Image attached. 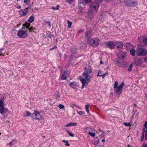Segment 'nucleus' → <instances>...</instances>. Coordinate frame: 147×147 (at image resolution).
<instances>
[{
	"label": "nucleus",
	"instance_id": "55",
	"mask_svg": "<svg viewBox=\"0 0 147 147\" xmlns=\"http://www.w3.org/2000/svg\"><path fill=\"white\" fill-rule=\"evenodd\" d=\"M2 50H3L2 49H1L0 50V55H1V53H2L1 51H2Z\"/></svg>",
	"mask_w": 147,
	"mask_h": 147
},
{
	"label": "nucleus",
	"instance_id": "21",
	"mask_svg": "<svg viewBox=\"0 0 147 147\" xmlns=\"http://www.w3.org/2000/svg\"><path fill=\"white\" fill-rule=\"evenodd\" d=\"M126 47L128 49H131L133 45L129 43H127L125 45Z\"/></svg>",
	"mask_w": 147,
	"mask_h": 147
},
{
	"label": "nucleus",
	"instance_id": "17",
	"mask_svg": "<svg viewBox=\"0 0 147 147\" xmlns=\"http://www.w3.org/2000/svg\"><path fill=\"white\" fill-rule=\"evenodd\" d=\"M20 11H22V13L21 14V16L22 17L25 16L27 14L28 12V11L26 10L21 9Z\"/></svg>",
	"mask_w": 147,
	"mask_h": 147
},
{
	"label": "nucleus",
	"instance_id": "26",
	"mask_svg": "<svg viewBox=\"0 0 147 147\" xmlns=\"http://www.w3.org/2000/svg\"><path fill=\"white\" fill-rule=\"evenodd\" d=\"M85 3L86 2H84V0H79L78 1V4L79 5H82L84 6L85 4Z\"/></svg>",
	"mask_w": 147,
	"mask_h": 147
},
{
	"label": "nucleus",
	"instance_id": "11",
	"mask_svg": "<svg viewBox=\"0 0 147 147\" xmlns=\"http://www.w3.org/2000/svg\"><path fill=\"white\" fill-rule=\"evenodd\" d=\"M92 30L90 29L85 33V36L88 41L90 40V38L92 37Z\"/></svg>",
	"mask_w": 147,
	"mask_h": 147
},
{
	"label": "nucleus",
	"instance_id": "14",
	"mask_svg": "<svg viewBox=\"0 0 147 147\" xmlns=\"http://www.w3.org/2000/svg\"><path fill=\"white\" fill-rule=\"evenodd\" d=\"M144 128L143 129V131L145 132V140H147V121L145 122L144 125Z\"/></svg>",
	"mask_w": 147,
	"mask_h": 147
},
{
	"label": "nucleus",
	"instance_id": "36",
	"mask_svg": "<svg viewBox=\"0 0 147 147\" xmlns=\"http://www.w3.org/2000/svg\"><path fill=\"white\" fill-rule=\"evenodd\" d=\"M133 65L132 64L130 65L128 69V71H130L131 70Z\"/></svg>",
	"mask_w": 147,
	"mask_h": 147
},
{
	"label": "nucleus",
	"instance_id": "34",
	"mask_svg": "<svg viewBox=\"0 0 147 147\" xmlns=\"http://www.w3.org/2000/svg\"><path fill=\"white\" fill-rule=\"evenodd\" d=\"M66 131L67 133L70 136L72 137L74 136V135L73 134L70 133L69 130H67Z\"/></svg>",
	"mask_w": 147,
	"mask_h": 147
},
{
	"label": "nucleus",
	"instance_id": "64",
	"mask_svg": "<svg viewBox=\"0 0 147 147\" xmlns=\"http://www.w3.org/2000/svg\"><path fill=\"white\" fill-rule=\"evenodd\" d=\"M57 97H59V96H57Z\"/></svg>",
	"mask_w": 147,
	"mask_h": 147
},
{
	"label": "nucleus",
	"instance_id": "7",
	"mask_svg": "<svg viewBox=\"0 0 147 147\" xmlns=\"http://www.w3.org/2000/svg\"><path fill=\"white\" fill-rule=\"evenodd\" d=\"M105 43L106 45V47L110 49H114L115 48V43L113 41L106 42Z\"/></svg>",
	"mask_w": 147,
	"mask_h": 147
},
{
	"label": "nucleus",
	"instance_id": "35",
	"mask_svg": "<svg viewBox=\"0 0 147 147\" xmlns=\"http://www.w3.org/2000/svg\"><path fill=\"white\" fill-rule=\"evenodd\" d=\"M67 23L68 25V28H70L71 27V25L72 24V22H70L69 21H67Z\"/></svg>",
	"mask_w": 147,
	"mask_h": 147
},
{
	"label": "nucleus",
	"instance_id": "16",
	"mask_svg": "<svg viewBox=\"0 0 147 147\" xmlns=\"http://www.w3.org/2000/svg\"><path fill=\"white\" fill-rule=\"evenodd\" d=\"M7 109L6 108H4V107H0V113L2 114H3L4 113L7 112Z\"/></svg>",
	"mask_w": 147,
	"mask_h": 147
},
{
	"label": "nucleus",
	"instance_id": "52",
	"mask_svg": "<svg viewBox=\"0 0 147 147\" xmlns=\"http://www.w3.org/2000/svg\"><path fill=\"white\" fill-rule=\"evenodd\" d=\"M107 74V73H106V74H103L102 75H101V76H102V78H103L105 76V75Z\"/></svg>",
	"mask_w": 147,
	"mask_h": 147
},
{
	"label": "nucleus",
	"instance_id": "58",
	"mask_svg": "<svg viewBox=\"0 0 147 147\" xmlns=\"http://www.w3.org/2000/svg\"><path fill=\"white\" fill-rule=\"evenodd\" d=\"M100 63L102 64H103V62L102 61H101V60L100 61Z\"/></svg>",
	"mask_w": 147,
	"mask_h": 147
},
{
	"label": "nucleus",
	"instance_id": "1",
	"mask_svg": "<svg viewBox=\"0 0 147 147\" xmlns=\"http://www.w3.org/2000/svg\"><path fill=\"white\" fill-rule=\"evenodd\" d=\"M92 71L91 69L89 67L87 68L86 67L85 68L84 72L83 73V78L81 76L79 77L82 85L81 88L83 89L85 86L87 85L88 83L90 81V78L92 76Z\"/></svg>",
	"mask_w": 147,
	"mask_h": 147
},
{
	"label": "nucleus",
	"instance_id": "6",
	"mask_svg": "<svg viewBox=\"0 0 147 147\" xmlns=\"http://www.w3.org/2000/svg\"><path fill=\"white\" fill-rule=\"evenodd\" d=\"M124 85L123 82L118 87H116L115 89V91L117 94H121L122 91L123 87Z\"/></svg>",
	"mask_w": 147,
	"mask_h": 147
},
{
	"label": "nucleus",
	"instance_id": "41",
	"mask_svg": "<svg viewBox=\"0 0 147 147\" xmlns=\"http://www.w3.org/2000/svg\"><path fill=\"white\" fill-rule=\"evenodd\" d=\"M76 50V49L74 47L71 48V51L73 53H74V51H75Z\"/></svg>",
	"mask_w": 147,
	"mask_h": 147
},
{
	"label": "nucleus",
	"instance_id": "59",
	"mask_svg": "<svg viewBox=\"0 0 147 147\" xmlns=\"http://www.w3.org/2000/svg\"><path fill=\"white\" fill-rule=\"evenodd\" d=\"M128 147H131V146H130L129 145H128Z\"/></svg>",
	"mask_w": 147,
	"mask_h": 147
},
{
	"label": "nucleus",
	"instance_id": "42",
	"mask_svg": "<svg viewBox=\"0 0 147 147\" xmlns=\"http://www.w3.org/2000/svg\"><path fill=\"white\" fill-rule=\"evenodd\" d=\"M144 132H145L143 131V134H142V137H141V142L142 141L144 140Z\"/></svg>",
	"mask_w": 147,
	"mask_h": 147
},
{
	"label": "nucleus",
	"instance_id": "53",
	"mask_svg": "<svg viewBox=\"0 0 147 147\" xmlns=\"http://www.w3.org/2000/svg\"><path fill=\"white\" fill-rule=\"evenodd\" d=\"M25 27H26V26H24V25L23 24V25L22 26V28L23 29H25Z\"/></svg>",
	"mask_w": 147,
	"mask_h": 147
},
{
	"label": "nucleus",
	"instance_id": "25",
	"mask_svg": "<svg viewBox=\"0 0 147 147\" xmlns=\"http://www.w3.org/2000/svg\"><path fill=\"white\" fill-rule=\"evenodd\" d=\"M24 114V116L25 117L29 116L31 115L30 113L28 111H26Z\"/></svg>",
	"mask_w": 147,
	"mask_h": 147
},
{
	"label": "nucleus",
	"instance_id": "56",
	"mask_svg": "<svg viewBox=\"0 0 147 147\" xmlns=\"http://www.w3.org/2000/svg\"><path fill=\"white\" fill-rule=\"evenodd\" d=\"M105 139H102V142H105Z\"/></svg>",
	"mask_w": 147,
	"mask_h": 147
},
{
	"label": "nucleus",
	"instance_id": "33",
	"mask_svg": "<svg viewBox=\"0 0 147 147\" xmlns=\"http://www.w3.org/2000/svg\"><path fill=\"white\" fill-rule=\"evenodd\" d=\"M143 42L145 45L147 46V37L144 39Z\"/></svg>",
	"mask_w": 147,
	"mask_h": 147
},
{
	"label": "nucleus",
	"instance_id": "49",
	"mask_svg": "<svg viewBox=\"0 0 147 147\" xmlns=\"http://www.w3.org/2000/svg\"><path fill=\"white\" fill-rule=\"evenodd\" d=\"M144 60L145 63H147V57L144 58Z\"/></svg>",
	"mask_w": 147,
	"mask_h": 147
},
{
	"label": "nucleus",
	"instance_id": "10",
	"mask_svg": "<svg viewBox=\"0 0 147 147\" xmlns=\"http://www.w3.org/2000/svg\"><path fill=\"white\" fill-rule=\"evenodd\" d=\"M123 46V43L121 41H118L115 42V47H116V48L117 50H120L122 49Z\"/></svg>",
	"mask_w": 147,
	"mask_h": 147
},
{
	"label": "nucleus",
	"instance_id": "30",
	"mask_svg": "<svg viewBox=\"0 0 147 147\" xmlns=\"http://www.w3.org/2000/svg\"><path fill=\"white\" fill-rule=\"evenodd\" d=\"M59 5H57V6L55 7H54L53 6L52 7V9L54 10H58L59 9Z\"/></svg>",
	"mask_w": 147,
	"mask_h": 147
},
{
	"label": "nucleus",
	"instance_id": "12",
	"mask_svg": "<svg viewBox=\"0 0 147 147\" xmlns=\"http://www.w3.org/2000/svg\"><path fill=\"white\" fill-rule=\"evenodd\" d=\"M118 57L121 59H123L126 56V53L125 52L120 51L118 53Z\"/></svg>",
	"mask_w": 147,
	"mask_h": 147
},
{
	"label": "nucleus",
	"instance_id": "62",
	"mask_svg": "<svg viewBox=\"0 0 147 147\" xmlns=\"http://www.w3.org/2000/svg\"><path fill=\"white\" fill-rule=\"evenodd\" d=\"M74 105V106H76V104H74V105Z\"/></svg>",
	"mask_w": 147,
	"mask_h": 147
},
{
	"label": "nucleus",
	"instance_id": "8",
	"mask_svg": "<svg viewBox=\"0 0 147 147\" xmlns=\"http://www.w3.org/2000/svg\"><path fill=\"white\" fill-rule=\"evenodd\" d=\"M34 112L32 114L31 117L33 119H40L41 118V117L39 112L34 110Z\"/></svg>",
	"mask_w": 147,
	"mask_h": 147
},
{
	"label": "nucleus",
	"instance_id": "23",
	"mask_svg": "<svg viewBox=\"0 0 147 147\" xmlns=\"http://www.w3.org/2000/svg\"><path fill=\"white\" fill-rule=\"evenodd\" d=\"M76 125L77 123H76L71 122L66 125L65 126L68 127L71 126H76Z\"/></svg>",
	"mask_w": 147,
	"mask_h": 147
},
{
	"label": "nucleus",
	"instance_id": "45",
	"mask_svg": "<svg viewBox=\"0 0 147 147\" xmlns=\"http://www.w3.org/2000/svg\"><path fill=\"white\" fill-rule=\"evenodd\" d=\"M98 73L97 74V76H101V74L100 75V74L102 72L101 71L99 70L98 71Z\"/></svg>",
	"mask_w": 147,
	"mask_h": 147
},
{
	"label": "nucleus",
	"instance_id": "47",
	"mask_svg": "<svg viewBox=\"0 0 147 147\" xmlns=\"http://www.w3.org/2000/svg\"><path fill=\"white\" fill-rule=\"evenodd\" d=\"M74 0H67V2L69 4H70L71 3L73 2Z\"/></svg>",
	"mask_w": 147,
	"mask_h": 147
},
{
	"label": "nucleus",
	"instance_id": "63",
	"mask_svg": "<svg viewBox=\"0 0 147 147\" xmlns=\"http://www.w3.org/2000/svg\"><path fill=\"white\" fill-rule=\"evenodd\" d=\"M47 22L48 23H50V22Z\"/></svg>",
	"mask_w": 147,
	"mask_h": 147
},
{
	"label": "nucleus",
	"instance_id": "48",
	"mask_svg": "<svg viewBox=\"0 0 147 147\" xmlns=\"http://www.w3.org/2000/svg\"><path fill=\"white\" fill-rule=\"evenodd\" d=\"M3 102L2 100H0V107H3Z\"/></svg>",
	"mask_w": 147,
	"mask_h": 147
},
{
	"label": "nucleus",
	"instance_id": "27",
	"mask_svg": "<svg viewBox=\"0 0 147 147\" xmlns=\"http://www.w3.org/2000/svg\"><path fill=\"white\" fill-rule=\"evenodd\" d=\"M114 61H115V64L117 66H119V65H120V63H119V59H115Z\"/></svg>",
	"mask_w": 147,
	"mask_h": 147
},
{
	"label": "nucleus",
	"instance_id": "31",
	"mask_svg": "<svg viewBox=\"0 0 147 147\" xmlns=\"http://www.w3.org/2000/svg\"><path fill=\"white\" fill-rule=\"evenodd\" d=\"M62 142L65 143V145L67 146H70V144L68 143V141L65 140H62Z\"/></svg>",
	"mask_w": 147,
	"mask_h": 147
},
{
	"label": "nucleus",
	"instance_id": "38",
	"mask_svg": "<svg viewBox=\"0 0 147 147\" xmlns=\"http://www.w3.org/2000/svg\"><path fill=\"white\" fill-rule=\"evenodd\" d=\"M118 82L117 81L115 82L114 84V88H115L116 87H118Z\"/></svg>",
	"mask_w": 147,
	"mask_h": 147
},
{
	"label": "nucleus",
	"instance_id": "61",
	"mask_svg": "<svg viewBox=\"0 0 147 147\" xmlns=\"http://www.w3.org/2000/svg\"><path fill=\"white\" fill-rule=\"evenodd\" d=\"M107 1H109V0H106Z\"/></svg>",
	"mask_w": 147,
	"mask_h": 147
},
{
	"label": "nucleus",
	"instance_id": "13",
	"mask_svg": "<svg viewBox=\"0 0 147 147\" xmlns=\"http://www.w3.org/2000/svg\"><path fill=\"white\" fill-rule=\"evenodd\" d=\"M69 76V73L68 71H65L63 74L61 76V78L62 80H65Z\"/></svg>",
	"mask_w": 147,
	"mask_h": 147
},
{
	"label": "nucleus",
	"instance_id": "39",
	"mask_svg": "<svg viewBox=\"0 0 147 147\" xmlns=\"http://www.w3.org/2000/svg\"><path fill=\"white\" fill-rule=\"evenodd\" d=\"M77 112L80 115H83L85 114L84 112L83 111H78Z\"/></svg>",
	"mask_w": 147,
	"mask_h": 147
},
{
	"label": "nucleus",
	"instance_id": "4",
	"mask_svg": "<svg viewBox=\"0 0 147 147\" xmlns=\"http://www.w3.org/2000/svg\"><path fill=\"white\" fill-rule=\"evenodd\" d=\"M17 35L20 38H25L28 36V34L26 30H20L18 32Z\"/></svg>",
	"mask_w": 147,
	"mask_h": 147
},
{
	"label": "nucleus",
	"instance_id": "24",
	"mask_svg": "<svg viewBox=\"0 0 147 147\" xmlns=\"http://www.w3.org/2000/svg\"><path fill=\"white\" fill-rule=\"evenodd\" d=\"M36 29V28H33V27H31L30 28H28V29H26L28 31V32H30L31 31L34 32V30Z\"/></svg>",
	"mask_w": 147,
	"mask_h": 147
},
{
	"label": "nucleus",
	"instance_id": "50",
	"mask_svg": "<svg viewBox=\"0 0 147 147\" xmlns=\"http://www.w3.org/2000/svg\"><path fill=\"white\" fill-rule=\"evenodd\" d=\"M99 142V141L98 140V141H96V142H94V144H98Z\"/></svg>",
	"mask_w": 147,
	"mask_h": 147
},
{
	"label": "nucleus",
	"instance_id": "2",
	"mask_svg": "<svg viewBox=\"0 0 147 147\" xmlns=\"http://www.w3.org/2000/svg\"><path fill=\"white\" fill-rule=\"evenodd\" d=\"M99 41L100 40L98 38H94L88 40V42L90 46L94 47H96L98 46Z\"/></svg>",
	"mask_w": 147,
	"mask_h": 147
},
{
	"label": "nucleus",
	"instance_id": "37",
	"mask_svg": "<svg viewBox=\"0 0 147 147\" xmlns=\"http://www.w3.org/2000/svg\"><path fill=\"white\" fill-rule=\"evenodd\" d=\"M88 134L92 137H94L95 136V134L93 132H89Z\"/></svg>",
	"mask_w": 147,
	"mask_h": 147
},
{
	"label": "nucleus",
	"instance_id": "51",
	"mask_svg": "<svg viewBox=\"0 0 147 147\" xmlns=\"http://www.w3.org/2000/svg\"><path fill=\"white\" fill-rule=\"evenodd\" d=\"M142 147H147V145L146 144H144L142 146Z\"/></svg>",
	"mask_w": 147,
	"mask_h": 147
},
{
	"label": "nucleus",
	"instance_id": "46",
	"mask_svg": "<svg viewBox=\"0 0 147 147\" xmlns=\"http://www.w3.org/2000/svg\"><path fill=\"white\" fill-rule=\"evenodd\" d=\"M30 2V0H24V2L25 3H26V4H27V3H28V2Z\"/></svg>",
	"mask_w": 147,
	"mask_h": 147
},
{
	"label": "nucleus",
	"instance_id": "57",
	"mask_svg": "<svg viewBox=\"0 0 147 147\" xmlns=\"http://www.w3.org/2000/svg\"><path fill=\"white\" fill-rule=\"evenodd\" d=\"M21 8V7L20 6H19L17 8L18 9H20Z\"/></svg>",
	"mask_w": 147,
	"mask_h": 147
},
{
	"label": "nucleus",
	"instance_id": "3",
	"mask_svg": "<svg viewBox=\"0 0 147 147\" xmlns=\"http://www.w3.org/2000/svg\"><path fill=\"white\" fill-rule=\"evenodd\" d=\"M136 53L139 56H144L147 54V50L144 48H140L136 50Z\"/></svg>",
	"mask_w": 147,
	"mask_h": 147
},
{
	"label": "nucleus",
	"instance_id": "32",
	"mask_svg": "<svg viewBox=\"0 0 147 147\" xmlns=\"http://www.w3.org/2000/svg\"><path fill=\"white\" fill-rule=\"evenodd\" d=\"M123 124L127 126H131V124L129 122H124L123 123Z\"/></svg>",
	"mask_w": 147,
	"mask_h": 147
},
{
	"label": "nucleus",
	"instance_id": "43",
	"mask_svg": "<svg viewBox=\"0 0 147 147\" xmlns=\"http://www.w3.org/2000/svg\"><path fill=\"white\" fill-rule=\"evenodd\" d=\"M85 2L87 4L90 3L91 2V0H84Z\"/></svg>",
	"mask_w": 147,
	"mask_h": 147
},
{
	"label": "nucleus",
	"instance_id": "54",
	"mask_svg": "<svg viewBox=\"0 0 147 147\" xmlns=\"http://www.w3.org/2000/svg\"><path fill=\"white\" fill-rule=\"evenodd\" d=\"M13 141H14V140H12V141H11V142H10L8 144H9V145H11L12 144V143L13 142Z\"/></svg>",
	"mask_w": 147,
	"mask_h": 147
},
{
	"label": "nucleus",
	"instance_id": "20",
	"mask_svg": "<svg viewBox=\"0 0 147 147\" xmlns=\"http://www.w3.org/2000/svg\"><path fill=\"white\" fill-rule=\"evenodd\" d=\"M34 20V16H30L28 20V22L30 23H31L33 22Z\"/></svg>",
	"mask_w": 147,
	"mask_h": 147
},
{
	"label": "nucleus",
	"instance_id": "28",
	"mask_svg": "<svg viewBox=\"0 0 147 147\" xmlns=\"http://www.w3.org/2000/svg\"><path fill=\"white\" fill-rule=\"evenodd\" d=\"M24 26L27 29H28V28H29L30 26V24L26 22L25 24H24Z\"/></svg>",
	"mask_w": 147,
	"mask_h": 147
},
{
	"label": "nucleus",
	"instance_id": "19",
	"mask_svg": "<svg viewBox=\"0 0 147 147\" xmlns=\"http://www.w3.org/2000/svg\"><path fill=\"white\" fill-rule=\"evenodd\" d=\"M142 60L140 59H139L138 60L135 62V63L137 66H138L142 64Z\"/></svg>",
	"mask_w": 147,
	"mask_h": 147
},
{
	"label": "nucleus",
	"instance_id": "29",
	"mask_svg": "<svg viewBox=\"0 0 147 147\" xmlns=\"http://www.w3.org/2000/svg\"><path fill=\"white\" fill-rule=\"evenodd\" d=\"M89 106L90 105L89 104L85 105V109L86 112L88 113H89V111L88 109Z\"/></svg>",
	"mask_w": 147,
	"mask_h": 147
},
{
	"label": "nucleus",
	"instance_id": "9",
	"mask_svg": "<svg viewBox=\"0 0 147 147\" xmlns=\"http://www.w3.org/2000/svg\"><path fill=\"white\" fill-rule=\"evenodd\" d=\"M99 5L96 2H92L90 5V8L92 11H96L98 9Z\"/></svg>",
	"mask_w": 147,
	"mask_h": 147
},
{
	"label": "nucleus",
	"instance_id": "5",
	"mask_svg": "<svg viewBox=\"0 0 147 147\" xmlns=\"http://www.w3.org/2000/svg\"><path fill=\"white\" fill-rule=\"evenodd\" d=\"M125 3L127 6L131 7H136L137 5L136 2L133 1L132 0H125Z\"/></svg>",
	"mask_w": 147,
	"mask_h": 147
},
{
	"label": "nucleus",
	"instance_id": "22",
	"mask_svg": "<svg viewBox=\"0 0 147 147\" xmlns=\"http://www.w3.org/2000/svg\"><path fill=\"white\" fill-rule=\"evenodd\" d=\"M136 51L134 49H131L130 50V54L133 56H134L135 55Z\"/></svg>",
	"mask_w": 147,
	"mask_h": 147
},
{
	"label": "nucleus",
	"instance_id": "60",
	"mask_svg": "<svg viewBox=\"0 0 147 147\" xmlns=\"http://www.w3.org/2000/svg\"><path fill=\"white\" fill-rule=\"evenodd\" d=\"M54 49V48H53L51 49H50V50H51L52 49Z\"/></svg>",
	"mask_w": 147,
	"mask_h": 147
},
{
	"label": "nucleus",
	"instance_id": "15",
	"mask_svg": "<svg viewBox=\"0 0 147 147\" xmlns=\"http://www.w3.org/2000/svg\"><path fill=\"white\" fill-rule=\"evenodd\" d=\"M69 84L71 88L74 89L76 88L78 86V84L75 82H71Z\"/></svg>",
	"mask_w": 147,
	"mask_h": 147
},
{
	"label": "nucleus",
	"instance_id": "44",
	"mask_svg": "<svg viewBox=\"0 0 147 147\" xmlns=\"http://www.w3.org/2000/svg\"><path fill=\"white\" fill-rule=\"evenodd\" d=\"M46 36L47 37L51 38L52 35L50 33H47Z\"/></svg>",
	"mask_w": 147,
	"mask_h": 147
},
{
	"label": "nucleus",
	"instance_id": "18",
	"mask_svg": "<svg viewBox=\"0 0 147 147\" xmlns=\"http://www.w3.org/2000/svg\"><path fill=\"white\" fill-rule=\"evenodd\" d=\"M84 129L85 131L87 132L88 134L89 132H93L94 131V129L91 128L85 127Z\"/></svg>",
	"mask_w": 147,
	"mask_h": 147
},
{
	"label": "nucleus",
	"instance_id": "40",
	"mask_svg": "<svg viewBox=\"0 0 147 147\" xmlns=\"http://www.w3.org/2000/svg\"><path fill=\"white\" fill-rule=\"evenodd\" d=\"M60 109H61L64 108V106L61 104H60L58 106Z\"/></svg>",
	"mask_w": 147,
	"mask_h": 147
}]
</instances>
